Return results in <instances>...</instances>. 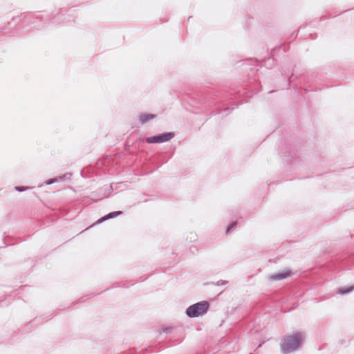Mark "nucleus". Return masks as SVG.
Listing matches in <instances>:
<instances>
[{"instance_id":"nucleus-1","label":"nucleus","mask_w":354,"mask_h":354,"mask_svg":"<svg viewBox=\"0 0 354 354\" xmlns=\"http://www.w3.org/2000/svg\"><path fill=\"white\" fill-rule=\"evenodd\" d=\"M305 339V333L297 332L293 335L285 336L280 344L281 350L284 354H289L296 351Z\"/></svg>"},{"instance_id":"nucleus-2","label":"nucleus","mask_w":354,"mask_h":354,"mask_svg":"<svg viewBox=\"0 0 354 354\" xmlns=\"http://www.w3.org/2000/svg\"><path fill=\"white\" fill-rule=\"evenodd\" d=\"M209 308L208 301H202L189 306L186 309V315L188 317L195 318L205 315Z\"/></svg>"},{"instance_id":"nucleus-3","label":"nucleus","mask_w":354,"mask_h":354,"mask_svg":"<svg viewBox=\"0 0 354 354\" xmlns=\"http://www.w3.org/2000/svg\"><path fill=\"white\" fill-rule=\"evenodd\" d=\"M174 136V132H165L153 136L147 137L146 138L145 141L149 144L163 143L171 140Z\"/></svg>"},{"instance_id":"nucleus-4","label":"nucleus","mask_w":354,"mask_h":354,"mask_svg":"<svg viewBox=\"0 0 354 354\" xmlns=\"http://www.w3.org/2000/svg\"><path fill=\"white\" fill-rule=\"evenodd\" d=\"M291 275V271L290 270H286L283 271L282 272H279L277 274H272L269 277V279L270 281H279L286 279L287 277Z\"/></svg>"},{"instance_id":"nucleus-5","label":"nucleus","mask_w":354,"mask_h":354,"mask_svg":"<svg viewBox=\"0 0 354 354\" xmlns=\"http://www.w3.org/2000/svg\"><path fill=\"white\" fill-rule=\"evenodd\" d=\"M156 118V115L152 113H141L139 115V122L140 124H144L149 121L155 119Z\"/></svg>"},{"instance_id":"nucleus-6","label":"nucleus","mask_w":354,"mask_h":354,"mask_svg":"<svg viewBox=\"0 0 354 354\" xmlns=\"http://www.w3.org/2000/svg\"><path fill=\"white\" fill-rule=\"evenodd\" d=\"M122 214V211H115V212H110V213L107 214L106 215L104 216L103 217L100 218L97 221V223H101L108 219L113 218Z\"/></svg>"},{"instance_id":"nucleus-7","label":"nucleus","mask_w":354,"mask_h":354,"mask_svg":"<svg viewBox=\"0 0 354 354\" xmlns=\"http://www.w3.org/2000/svg\"><path fill=\"white\" fill-rule=\"evenodd\" d=\"M353 289H354L353 286H351L348 288H341L337 290V293H339L340 295L347 294V293L352 292Z\"/></svg>"},{"instance_id":"nucleus-8","label":"nucleus","mask_w":354,"mask_h":354,"mask_svg":"<svg viewBox=\"0 0 354 354\" xmlns=\"http://www.w3.org/2000/svg\"><path fill=\"white\" fill-rule=\"evenodd\" d=\"M237 225L236 221L232 222L226 229V233H229L233 228H234Z\"/></svg>"},{"instance_id":"nucleus-9","label":"nucleus","mask_w":354,"mask_h":354,"mask_svg":"<svg viewBox=\"0 0 354 354\" xmlns=\"http://www.w3.org/2000/svg\"><path fill=\"white\" fill-rule=\"evenodd\" d=\"M29 189H30V187H25V186H15V189L17 190V192H20L28 190Z\"/></svg>"},{"instance_id":"nucleus-10","label":"nucleus","mask_w":354,"mask_h":354,"mask_svg":"<svg viewBox=\"0 0 354 354\" xmlns=\"http://www.w3.org/2000/svg\"><path fill=\"white\" fill-rule=\"evenodd\" d=\"M58 181V178H50L48 180H47L46 181H45V184L46 185H51L54 183H56Z\"/></svg>"},{"instance_id":"nucleus-11","label":"nucleus","mask_w":354,"mask_h":354,"mask_svg":"<svg viewBox=\"0 0 354 354\" xmlns=\"http://www.w3.org/2000/svg\"><path fill=\"white\" fill-rule=\"evenodd\" d=\"M228 281H225V280H219L216 282V285L217 286H224V285H227L228 283Z\"/></svg>"},{"instance_id":"nucleus-12","label":"nucleus","mask_w":354,"mask_h":354,"mask_svg":"<svg viewBox=\"0 0 354 354\" xmlns=\"http://www.w3.org/2000/svg\"><path fill=\"white\" fill-rule=\"evenodd\" d=\"M171 330H172V328H171V327H166V328H163L162 329V331L165 333H170L171 332Z\"/></svg>"},{"instance_id":"nucleus-13","label":"nucleus","mask_w":354,"mask_h":354,"mask_svg":"<svg viewBox=\"0 0 354 354\" xmlns=\"http://www.w3.org/2000/svg\"><path fill=\"white\" fill-rule=\"evenodd\" d=\"M229 111V108H225V109H223V110L220 111L219 112H218V113L221 114V113H223V112H224V111Z\"/></svg>"},{"instance_id":"nucleus-14","label":"nucleus","mask_w":354,"mask_h":354,"mask_svg":"<svg viewBox=\"0 0 354 354\" xmlns=\"http://www.w3.org/2000/svg\"><path fill=\"white\" fill-rule=\"evenodd\" d=\"M66 175H68V174H65V175H64V176H59V178L62 180V179H63V178H64ZM68 175H69V176H71V174H68Z\"/></svg>"},{"instance_id":"nucleus-15","label":"nucleus","mask_w":354,"mask_h":354,"mask_svg":"<svg viewBox=\"0 0 354 354\" xmlns=\"http://www.w3.org/2000/svg\"><path fill=\"white\" fill-rule=\"evenodd\" d=\"M107 190L110 192L111 191L113 190V188H112V186L110 185L109 187L107 188Z\"/></svg>"},{"instance_id":"nucleus-16","label":"nucleus","mask_w":354,"mask_h":354,"mask_svg":"<svg viewBox=\"0 0 354 354\" xmlns=\"http://www.w3.org/2000/svg\"><path fill=\"white\" fill-rule=\"evenodd\" d=\"M268 62H273V59H270V58H269V59H268Z\"/></svg>"}]
</instances>
